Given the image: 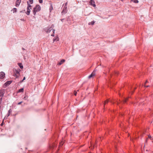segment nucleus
Masks as SVG:
<instances>
[{
	"label": "nucleus",
	"instance_id": "obj_1",
	"mask_svg": "<svg viewBox=\"0 0 153 153\" xmlns=\"http://www.w3.org/2000/svg\"><path fill=\"white\" fill-rule=\"evenodd\" d=\"M41 7L39 5H36L33 9V12L34 15L36 14V12L40 10Z\"/></svg>",
	"mask_w": 153,
	"mask_h": 153
},
{
	"label": "nucleus",
	"instance_id": "obj_2",
	"mask_svg": "<svg viewBox=\"0 0 153 153\" xmlns=\"http://www.w3.org/2000/svg\"><path fill=\"white\" fill-rule=\"evenodd\" d=\"M45 31L46 32V33H49L51 31V30H52L53 33L51 35V36H54V32L55 31V30L52 29L51 28H50L49 29H45Z\"/></svg>",
	"mask_w": 153,
	"mask_h": 153
},
{
	"label": "nucleus",
	"instance_id": "obj_3",
	"mask_svg": "<svg viewBox=\"0 0 153 153\" xmlns=\"http://www.w3.org/2000/svg\"><path fill=\"white\" fill-rule=\"evenodd\" d=\"M20 71V69H19L18 70L15 69L14 70V72L15 74V76H16V78L18 77L19 76V72Z\"/></svg>",
	"mask_w": 153,
	"mask_h": 153
},
{
	"label": "nucleus",
	"instance_id": "obj_4",
	"mask_svg": "<svg viewBox=\"0 0 153 153\" xmlns=\"http://www.w3.org/2000/svg\"><path fill=\"white\" fill-rule=\"evenodd\" d=\"M90 3L91 5L92 6L94 7H96L95 2L94 0H90Z\"/></svg>",
	"mask_w": 153,
	"mask_h": 153
},
{
	"label": "nucleus",
	"instance_id": "obj_5",
	"mask_svg": "<svg viewBox=\"0 0 153 153\" xmlns=\"http://www.w3.org/2000/svg\"><path fill=\"white\" fill-rule=\"evenodd\" d=\"M5 74L3 72H1L0 73V78L1 79H3L5 77Z\"/></svg>",
	"mask_w": 153,
	"mask_h": 153
},
{
	"label": "nucleus",
	"instance_id": "obj_6",
	"mask_svg": "<svg viewBox=\"0 0 153 153\" xmlns=\"http://www.w3.org/2000/svg\"><path fill=\"white\" fill-rule=\"evenodd\" d=\"M21 2V0H16V7L18 6Z\"/></svg>",
	"mask_w": 153,
	"mask_h": 153
},
{
	"label": "nucleus",
	"instance_id": "obj_7",
	"mask_svg": "<svg viewBox=\"0 0 153 153\" xmlns=\"http://www.w3.org/2000/svg\"><path fill=\"white\" fill-rule=\"evenodd\" d=\"M4 93V91L3 90H1L0 91V97H2Z\"/></svg>",
	"mask_w": 153,
	"mask_h": 153
},
{
	"label": "nucleus",
	"instance_id": "obj_8",
	"mask_svg": "<svg viewBox=\"0 0 153 153\" xmlns=\"http://www.w3.org/2000/svg\"><path fill=\"white\" fill-rule=\"evenodd\" d=\"M50 7L49 8V11L50 12H51L53 10V8L52 3H50Z\"/></svg>",
	"mask_w": 153,
	"mask_h": 153
},
{
	"label": "nucleus",
	"instance_id": "obj_9",
	"mask_svg": "<svg viewBox=\"0 0 153 153\" xmlns=\"http://www.w3.org/2000/svg\"><path fill=\"white\" fill-rule=\"evenodd\" d=\"M27 4H28V6H27V10L26 14L27 15H29V2H28V1H27Z\"/></svg>",
	"mask_w": 153,
	"mask_h": 153
},
{
	"label": "nucleus",
	"instance_id": "obj_10",
	"mask_svg": "<svg viewBox=\"0 0 153 153\" xmlns=\"http://www.w3.org/2000/svg\"><path fill=\"white\" fill-rule=\"evenodd\" d=\"M65 60L62 59V60H61L60 62L58 63V64L59 65H60L63 63L65 62Z\"/></svg>",
	"mask_w": 153,
	"mask_h": 153
},
{
	"label": "nucleus",
	"instance_id": "obj_11",
	"mask_svg": "<svg viewBox=\"0 0 153 153\" xmlns=\"http://www.w3.org/2000/svg\"><path fill=\"white\" fill-rule=\"evenodd\" d=\"M59 40V38L58 37H56L55 38H54L53 39V42L55 41H58Z\"/></svg>",
	"mask_w": 153,
	"mask_h": 153
},
{
	"label": "nucleus",
	"instance_id": "obj_12",
	"mask_svg": "<svg viewBox=\"0 0 153 153\" xmlns=\"http://www.w3.org/2000/svg\"><path fill=\"white\" fill-rule=\"evenodd\" d=\"M18 65L20 67V68L21 69L23 68V66H22V64L21 63H18Z\"/></svg>",
	"mask_w": 153,
	"mask_h": 153
},
{
	"label": "nucleus",
	"instance_id": "obj_13",
	"mask_svg": "<svg viewBox=\"0 0 153 153\" xmlns=\"http://www.w3.org/2000/svg\"><path fill=\"white\" fill-rule=\"evenodd\" d=\"M11 83V81H9L7 82L6 83H5V84L6 85H10Z\"/></svg>",
	"mask_w": 153,
	"mask_h": 153
},
{
	"label": "nucleus",
	"instance_id": "obj_14",
	"mask_svg": "<svg viewBox=\"0 0 153 153\" xmlns=\"http://www.w3.org/2000/svg\"><path fill=\"white\" fill-rule=\"evenodd\" d=\"M131 1H132L133 2L135 3H137L138 2V0H131Z\"/></svg>",
	"mask_w": 153,
	"mask_h": 153
},
{
	"label": "nucleus",
	"instance_id": "obj_15",
	"mask_svg": "<svg viewBox=\"0 0 153 153\" xmlns=\"http://www.w3.org/2000/svg\"><path fill=\"white\" fill-rule=\"evenodd\" d=\"M109 102V100H107L106 101H105L104 102V107H105V105L107 104L108 102Z\"/></svg>",
	"mask_w": 153,
	"mask_h": 153
},
{
	"label": "nucleus",
	"instance_id": "obj_16",
	"mask_svg": "<svg viewBox=\"0 0 153 153\" xmlns=\"http://www.w3.org/2000/svg\"><path fill=\"white\" fill-rule=\"evenodd\" d=\"M24 89L23 88H22L19 90L18 91L19 92H23Z\"/></svg>",
	"mask_w": 153,
	"mask_h": 153
},
{
	"label": "nucleus",
	"instance_id": "obj_17",
	"mask_svg": "<svg viewBox=\"0 0 153 153\" xmlns=\"http://www.w3.org/2000/svg\"><path fill=\"white\" fill-rule=\"evenodd\" d=\"M93 76H94L95 74V71L94 70L91 74Z\"/></svg>",
	"mask_w": 153,
	"mask_h": 153
},
{
	"label": "nucleus",
	"instance_id": "obj_18",
	"mask_svg": "<svg viewBox=\"0 0 153 153\" xmlns=\"http://www.w3.org/2000/svg\"><path fill=\"white\" fill-rule=\"evenodd\" d=\"M16 9V8H14L13 9V13H16L17 11Z\"/></svg>",
	"mask_w": 153,
	"mask_h": 153
},
{
	"label": "nucleus",
	"instance_id": "obj_19",
	"mask_svg": "<svg viewBox=\"0 0 153 153\" xmlns=\"http://www.w3.org/2000/svg\"><path fill=\"white\" fill-rule=\"evenodd\" d=\"M94 23V21H92L91 22H90L89 23V25H90V24H91L92 25H93Z\"/></svg>",
	"mask_w": 153,
	"mask_h": 153
},
{
	"label": "nucleus",
	"instance_id": "obj_20",
	"mask_svg": "<svg viewBox=\"0 0 153 153\" xmlns=\"http://www.w3.org/2000/svg\"><path fill=\"white\" fill-rule=\"evenodd\" d=\"M63 144V142H61L59 143V146H62Z\"/></svg>",
	"mask_w": 153,
	"mask_h": 153
},
{
	"label": "nucleus",
	"instance_id": "obj_21",
	"mask_svg": "<svg viewBox=\"0 0 153 153\" xmlns=\"http://www.w3.org/2000/svg\"><path fill=\"white\" fill-rule=\"evenodd\" d=\"M128 99V98H126V99H125V100H124L123 101V102L124 103H125V102H126L127 101V100Z\"/></svg>",
	"mask_w": 153,
	"mask_h": 153
},
{
	"label": "nucleus",
	"instance_id": "obj_22",
	"mask_svg": "<svg viewBox=\"0 0 153 153\" xmlns=\"http://www.w3.org/2000/svg\"><path fill=\"white\" fill-rule=\"evenodd\" d=\"M55 144L53 145L52 146H50V148H52L53 147H54L55 146Z\"/></svg>",
	"mask_w": 153,
	"mask_h": 153
},
{
	"label": "nucleus",
	"instance_id": "obj_23",
	"mask_svg": "<svg viewBox=\"0 0 153 153\" xmlns=\"http://www.w3.org/2000/svg\"><path fill=\"white\" fill-rule=\"evenodd\" d=\"M67 8V6H65H65H64V9L62 11V13L63 12V11L65 10H65H66Z\"/></svg>",
	"mask_w": 153,
	"mask_h": 153
},
{
	"label": "nucleus",
	"instance_id": "obj_24",
	"mask_svg": "<svg viewBox=\"0 0 153 153\" xmlns=\"http://www.w3.org/2000/svg\"><path fill=\"white\" fill-rule=\"evenodd\" d=\"M39 0V3H42L43 2L42 0Z\"/></svg>",
	"mask_w": 153,
	"mask_h": 153
},
{
	"label": "nucleus",
	"instance_id": "obj_25",
	"mask_svg": "<svg viewBox=\"0 0 153 153\" xmlns=\"http://www.w3.org/2000/svg\"><path fill=\"white\" fill-rule=\"evenodd\" d=\"M74 94L75 96H76V94H77V92L76 91H74Z\"/></svg>",
	"mask_w": 153,
	"mask_h": 153
},
{
	"label": "nucleus",
	"instance_id": "obj_26",
	"mask_svg": "<svg viewBox=\"0 0 153 153\" xmlns=\"http://www.w3.org/2000/svg\"><path fill=\"white\" fill-rule=\"evenodd\" d=\"M33 2V0H29V3L30 4H32Z\"/></svg>",
	"mask_w": 153,
	"mask_h": 153
},
{
	"label": "nucleus",
	"instance_id": "obj_27",
	"mask_svg": "<svg viewBox=\"0 0 153 153\" xmlns=\"http://www.w3.org/2000/svg\"><path fill=\"white\" fill-rule=\"evenodd\" d=\"M93 76L91 74V75H90L89 76H88V78H91V77H92Z\"/></svg>",
	"mask_w": 153,
	"mask_h": 153
},
{
	"label": "nucleus",
	"instance_id": "obj_28",
	"mask_svg": "<svg viewBox=\"0 0 153 153\" xmlns=\"http://www.w3.org/2000/svg\"><path fill=\"white\" fill-rule=\"evenodd\" d=\"M25 79V77H24L23 78V79L22 81H20V83L22 82L23 81V80H24Z\"/></svg>",
	"mask_w": 153,
	"mask_h": 153
},
{
	"label": "nucleus",
	"instance_id": "obj_29",
	"mask_svg": "<svg viewBox=\"0 0 153 153\" xmlns=\"http://www.w3.org/2000/svg\"><path fill=\"white\" fill-rule=\"evenodd\" d=\"M67 22H70V19L69 18H68L67 19Z\"/></svg>",
	"mask_w": 153,
	"mask_h": 153
},
{
	"label": "nucleus",
	"instance_id": "obj_30",
	"mask_svg": "<svg viewBox=\"0 0 153 153\" xmlns=\"http://www.w3.org/2000/svg\"><path fill=\"white\" fill-rule=\"evenodd\" d=\"M68 22V23L69 25H71V22Z\"/></svg>",
	"mask_w": 153,
	"mask_h": 153
},
{
	"label": "nucleus",
	"instance_id": "obj_31",
	"mask_svg": "<svg viewBox=\"0 0 153 153\" xmlns=\"http://www.w3.org/2000/svg\"><path fill=\"white\" fill-rule=\"evenodd\" d=\"M149 85H144V87H149Z\"/></svg>",
	"mask_w": 153,
	"mask_h": 153
},
{
	"label": "nucleus",
	"instance_id": "obj_32",
	"mask_svg": "<svg viewBox=\"0 0 153 153\" xmlns=\"http://www.w3.org/2000/svg\"><path fill=\"white\" fill-rule=\"evenodd\" d=\"M22 102H20L18 103V105H20L21 104V103Z\"/></svg>",
	"mask_w": 153,
	"mask_h": 153
},
{
	"label": "nucleus",
	"instance_id": "obj_33",
	"mask_svg": "<svg viewBox=\"0 0 153 153\" xmlns=\"http://www.w3.org/2000/svg\"><path fill=\"white\" fill-rule=\"evenodd\" d=\"M148 137L149 138L151 139V136L150 135H149L148 136Z\"/></svg>",
	"mask_w": 153,
	"mask_h": 153
},
{
	"label": "nucleus",
	"instance_id": "obj_34",
	"mask_svg": "<svg viewBox=\"0 0 153 153\" xmlns=\"http://www.w3.org/2000/svg\"><path fill=\"white\" fill-rule=\"evenodd\" d=\"M67 4H68L67 2L65 4V6H67Z\"/></svg>",
	"mask_w": 153,
	"mask_h": 153
},
{
	"label": "nucleus",
	"instance_id": "obj_35",
	"mask_svg": "<svg viewBox=\"0 0 153 153\" xmlns=\"http://www.w3.org/2000/svg\"><path fill=\"white\" fill-rule=\"evenodd\" d=\"M147 82H148V81H147V80H146V81L145 82V84H146Z\"/></svg>",
	"mask_w": 153,
	"mask_h": 153
},
{
	"label": "nucleus",
	"instance_id": "obj_36",
	"mask_svg": "<svg viewBox=\"0 0 153 153\" xmlns=\"http://www.w3.org/2000/svg\"><path fill=\"white\" fill-rule=\"evenodd\" d=\"M64 20V19H62L61 20V21L62 22H63V21Z\"/></svg>",
	"mask_w": 153,
	"mask_h": 153
},
{
	"label": "nucleus",
	"instance_id": "obj_37",
	"mask_svg": "<svg viewBox=\"0 0 153 153\" xmlns=\"http://www.w3.org/2000/svg\"><path fill=\"white\" fill-rule=\"evenodd\" d=\"M2 100V97H1V98L0 99V100L1 101Z\"/></svg>",
	"mask_w": 153,
	"mask_h": 153
},
{
	"label": "nucleus",
	"instance_id": "obj_38",
	"mask_svg": "<svg viewBox=\"0 0 153 153\" xmlns=\"http://www.w3.org/2000/svg\"><path fill=\"white\" fill-rule=\"evenodd\" d=\"M24 99H25V100H26V97H25L24 98Z\"/></svg>",
	"mask_w": 153,
	"mask_h": 153
},
{
	"label": "nucleus",
	"instance_id": "obj_39",
	"mask_svg": "<svg viewBox=\"0 0 153 153\" xmlns=\"http://www.w3.org/2000/svg\"><path fill=\"white\" fill-rule=\"evenodd\" d=\"M1 126H2V123H1Z\"/></svg>",
	"mask_w": 153,
	"mask_h": 153
},
{
	"label": "nucleus",
	"instance_id": "obj_40",
	"mask_svg": "<svg viewBox=\"0 0 153 153\" xmlns=\"http://www.w3.org/2000/svg\"><path fill=\"white\" fill-rule=\"evenodd\" d=\"M31 7V6L29 5V7Z\"/></svg>",
	"mask_w": 153,
	"mask_h": 153
}]
</instances>
